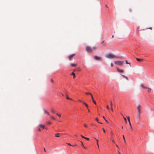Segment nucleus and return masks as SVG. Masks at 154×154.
Listing matches in <instances>:
<instances>
[{
    "label": "nucleus",
    "instance_id": "obj_1",
    "mask_svg": "<svg viewBox=\"0 0 154 154\" xmlns=\"http://www.w3.org/2000/svg\"><path fill=\"white\" fill-rule=\"evenodd\" d=\"M86 50L88 52H91L93 50H96V48L95 47H93L92 48H91L88 46H86L85 47Z\"/></svg>",
    "mask_w": 154,
    "mask_h": 154
},
{
    "label": "nucleus",
    "instance_id": "obj_2",
    "mask_svg": "<svg viewBox=\"0 0 154 154\" xmlns=\"http://www.w3.org/2000/svg\"><path fill=\"white\" fill-rule=\"evenodd\" d=\"M106 58L109 59H112L117 58L116 56L111 53L107 54L106 55Z\"/></svg>",
    "mask_w": 154,
    "mask_h": 154
},
{
    "label": "nucleus",
    "instance_id": "obj_3",
    "mask_svg": "<svg viewBox=\"0 0 154 154\" xmlns=\"http://www.w3.org/2000/svg\"><path fill=\"white\" fill-rule=\"evenodd\" d=\"M140 86L142 88L144 89H147V92L149 93H150L151 91H152V89L149 88H148L147 87L145 86L143 84H141L140 85Z\"/></svg>",
    "mask_w": 154,
    "mask_h": 154
},
{
    "label": "nucleus",
    "instance_id": "obj_4",
    "mask_svg": "<svg viewBox=\"0 0 154 154\" xmlns=\"http://www.w3.org/2000/svg\"><path fill=\"white\" fill-rule=\"evenodd\" d=\"M137 110L138 113H141L142 106L141 105L139 104L137 106Z\"/></svg>",
    "mask_w": 154,
    "mask_h": 154
},
{
    "label": "nucleus",
    "instance_id": "obj_5",
    "mask_svg": "<svg viewBox=\"0 0 154 154\" xmlns=\"http://www.w3.org/2000/svg\"><path fill=\"white\" fill-rule=\"evenodd\" d=\"M114 63L115 64L118 65L119 66H122L123 64V62L122 61H114Z\"/></svg>",
    "mask_w": 154,
    "mask_h": 154
},
{
    "label": "nucleus",
    "instance_id": "obj_6",
    "mask_svg": "<svg viewBox=\"0 0 154 154\" xmlns=\"http://www.w3.org/2000/svg\"><path fill=\"white\" fill-rule=\"evenodd\" d=\"M127 118L128 120L129 123V125L130 126V127L131 129V130H132V127L131 124L130 122V117L129 116H127Z\"/></svg>",
    "mask_w": 154,
    "mask_h": 154
},
{
    "label": "nucleus",
    "instance_id": "obj_7",
    "mask_svg": "<svg viewBox=\"0 0 154 154\" xmlns=\"http://www.w3.org/2000/svg\"><path fill=\"white\" fill-rule=\"evenodd\" d=\"M94 58L96 60H99V61L101 59V58L100 57H98L97 56H94Z\"/></svg>",
    "mask_w": 154,
    "mask_h": 154
},
{
    "label": "nucleus",
    "instance_id": "obj_8",
    "mask_svg": "<svg viewBox=\"0 0 154 154\" xmlns=\"http://www.w3.org/2000/svg\"><path fill=\"white\" fill-rule=\"evenodd\" d=\"M75 55V54H73L71 55H69L68 57V59L69 60H71L72 58Z\"/></svg>",
    "mask_w": 154,
    "mask_h": 154
},
{
    "label": "nucleus",
    "instance_id": "obj_9",
    "mask_svg": "<svg viewBox=\"0 0 154 154\" xmlns=\"http://www.w3.org/2000/svg\"><path fill=\"white\" fill-rule=\"evenodd\" d=\"M116 69L117 71L119 73H122L124 72V71L122 69H120L117 67H116Z\"/></svg>",
    "mask_w": 154,
    "mask_h": 154
},
{
    "label": "nucleus",
    "instance_id": "obj_10",
    "mask_svg": "<svg viewBox=\"0 0 154 154\" xmlns=\"http://www.w3.org/2000/svg\"><path fill=\"white\" fill-rule=\"evenodd\" d=\"M110 106H111V109L112 112H113V110L112 107V102L111 101H110Z\"/></svg>",
    "mask_w": 154,
    "mask_h": 154
},
{
    "label": "nucleus",
    "instance_id": "obj_11",
    "mask_svg": "<svg viewBox=\"0 0 154 154\" xmlns=\"http://www.w3.org/2000/svg\"><path fill=\"white\" fill-rule=\"evenodd\" d=\"M39 127L44 129L45 128V126L43 125L40 124L39 125Z\"/></svg>",
    "mask_w": 154,
    "mask_h": 154
},
{
    "label": "nucleus",
    "instance_id": "obj_12",
    "mask_svg": "<svg viewBox=\"0 0 154 154\" xmlns=\"http://www.w3.org/2000/svg\"><path fill=\"white\" fill-rule=\"evenodd\" d=\"M136 59L138 61L141 62L143 61V59H140L137 58H136Z\"/></svg>",
    "mask_w": 154,
    "mask_h": 154
},
{
    "label": "nucleus",
    "instance_id": "obj_13",
    "mask_svg": "<svg viewBox=\"0 0 154 154\" xmlns=\"http://www.w3.org/2000/svg\"><path fill=\"white\" fill-rule=\"evenodd\" d=\"M141 113H137V119H139L140 118V115Z\"/></svg>",
    "mask_w": 154,
    "mask_h": 154
},
{
    "label": "nucleus",
    "instance_id": "obj_14",
    "mask_svg": "<svg viewBox=\"0 0 154 154\" xmlns=\"http://www.w3.org/2000/svg\"><path fill=\"white\" fill-rule=\"evenodd\" d=\"M91 98H92V100H93V103H94V104H96V102L94 100V98L93 97L92 95H91Z\"/></svg>",
    "mask_w": 154,
    "mask_h": 154
},
{
    "label": "nucleus",
    "instance_id": "obj_15",
    "mask_svg": "<svg viewBox=\"0 0 154 154\" xmlns=\"http://www.w3.org/2000/svg\"><path fill=\"white\" fill-rule=\"evenodd\" d=\"M59 134H60L59 133H57L55 134V137H60Z\"/></svg>",
    "mask_w": 154,
    "mask_h": 154
},
{
    "label": "nucleus",
    "instance_id": "obj_16",
    "mask_svg": "<svg viewBox=\"0 0 154 154\" xmlns=\"http://www.w3.org/2000/svg\"><path fill=\"white\" fill-rule=\"evenodd\" d=\"M70 65L71 66H73V67H76L77 65V64H72V63H71Z\"/></svg>",
    "mask_w": 154,
    "mask_h": 154
},
{
    "label": "nucleus",
    "instance_id": "obj_17",
    "mask_svg": "<svg viewBox=\"0 0 154 154\" xmlns=\"http://www.w3.org/2000/svg\"><path fill=\"white\" fill-rule=\"evenodd\" d=\"M44 112L45 113H46L47 114H48V115H49V113L48 112H47L46 110L45 109L44 110Z\"/></svg>",
    "mask_w": 154,
    "mask_h": 154
},
{
    "label": "nucleus",
    "instance_id": "obj_18",
    "mask_svg": "<svg viewBox=\"0 0 154 154\" xmlns=\"http://www.w3.org/2000/svg\"><path fill=\"white\" fill-rule=\"evenodd\" d=\"M71 75H72L73 76V78L74 79L75 78V74L73 72H72L71 74Z\"/></svg>",
    "mask_w": 154,
    "mask_h": 154
},
{
    "label": "nucleus",
    "instance_id": "obj_19",
    "mask_svg": "<svg viewBox=\"0 0 154 154\" xmlns=\"http://www.w3.org/2000/svg\"><path fill=\"white\" fill-rule=\"evenodd\" d=\"M82 103H83L86 106V107L87 108V109H88V104H87L86 103H85V102H82Z\"/></svg>",
    "mask_w": 154,
    "mask_h": 154
},
{
    "label": "nucleus",
    "instance_id": "obj_20",
    "mask_svg": "<svg viewBox=\"0 0 154 154\" xmlns=\"http://www.w3.org/2000/svg\"><path fill=\"white\" fill-rule=\"evenodd\" d=\"M122 137L123 138V139L124 143H125V144H126V141H125V137H124V135H123L122 136Z\"/></svg>",
    "mask_w": 154,
    "mask_h": 154
},
{
    "label": "nucleus",
    "instance_id": "obj_21",
    "mask_svg": "<svg viewBox=\"0 0 154 154\" xmlns=\"http://www.w3.org/2000/svg\"><path fill=\"white\" fill-rule=\"evenodd\" d=\"M66 99H69V100H72V99H70V98H69L68 97V95H67V94H66Z\"/></svg>",
    "mask_w": 154,
    "mask_h": 154
},
{
    "label": "nucleus",
    "instance_id": "obj_22",
    "mask_svg": "<svg viewBox=\"0 0 154 154\" xmlns=\"http://www.w3.org/2000/svg\"><path fill=\"white\" fill-rule=\"evenodd\" d=\"M125 63L127 64H129L130 65V66H131V63H128L127 60H125Z\"/></svg>",
    "mask_w": 154,
    "mask_h": 154
},
{
    "label": "nucleus",
    "instance_id": "obj_23",
    "mask_svg": "<svg viewBox=\"0 0 154 154\" xmlns=\"http://www.w3.org/2000/svg\"><path fill=\"white\" fill-rule=\"evenodd\" d=\"M51 112L53 113H55V111L52 109H51Z\"/></svg>",
    "mask_w": 154,
    "mask_h": 154
},
{
    "label": "nucleus",
    "instance_id": "obj_24",
    "mask_svg": "<svg viewBox=\"0 0 154 154\" xmlns=\"http://www.w3.org/2000/svg\"><path fill=\"white\" fill-rule=\"evenodd\" d=\"M96 140V141H97V146L98 147V148H99V144H98V140L97 139H96V138H95Z\"/></svg>",
    "mask_w": 154,
    "mask_h": 154
},
{
    "label": "nucleus",
    "instance_id": "obj_25",
    "mask_svg": "<svg viewBox=\"0 0 154 154\" xmlns=\"http://www.w3.org/2000/svg\"><path fill=\"white\" fill-rule=\"evenodd\" d=\"M81 143L82 146H83V148H84L85 149V147L84 145V144H83V142H82V141H81Z\"/></svg>",
    "mask_w": 154,
    "mask_h": 154
},
{
    "label": "nucleus",
    "instance_id": "obj_26",
    "mask_svg": "<svg viewBox=\"0 0 154 154\" xmlns=\"http://www.w3.org/2000/svg\"><path fill=\"white\" fill-rule=\"evenodd\" d=\"M85 94H86L87 95H88V94L90 95H91H91H92V94L90 93H86Z\"/></svg>",
    "mask_w": 154,
    "mask_h": 154
},
{
    "label": "nucleus",
    "instance_id": "obj_27",
    "mask_svg": "<svg viewBox=\"0 0 154 154\" xmlns=\"http://www.w3.org/2000/svg\"><path fill=\"white\" fill-rule=\"evenodd\" d=\"M123 118H124V120L125 121V122L126 123L127 122V120H126V118L125 117H124V116H123Z\"/></svg>",
    "mask_w": 154,
    "mask_h": 154
},
{
    "label": "nucleus",
    "instance_id": "obj_28",
    "mask_svg": "<svg viewBox=\"0 0 154 154\" xmlns=\"http://www.w3.org/2000/svg\"><path fill=\"white\" fill-rule=\"evenodd\" d=\"M51 118L55 120V119L54 117L53 116H51Z\"/></svg>",
    "mask_w": 154,
    "mask_h": 154
},
{
    "label": "nucleus",
    "instance_id": "obj_29",
    "mask_svg": "<svg viewBox=\"0 0 154 154\" xmlns=\"http://www.w3.org/2000/svg\"><path fill=\"white\" fill-rule=\"evenodd\" d=\"M106 109L109 110V107L107 105L106 106Z\"/></svg>",
    "mask_w": 154,
    "mask_h": 154
},
{
    "label": "nucleus",
    "instance_id": "obj_30",
    "mask_svg": "<svg viewBox=\"0 0 154 154\" xmlns=\"http://www.w3.org/2000/svg\"><path fill=\"white\" fill-rule=\"evenodd\" d=\"M57 115L59 117H61V115L60 114H59L58 113H57Z\"/></svg>",
    "mask_w": 154,
    "mask_h": 154
},
{
    "label": "nucleus",
    "instance_id": "obj_31",
    "mask_svg": "<svg viewBox=\"0 0 154 154\" xmlns=\"http://www.w3.org/2000/svg\"><path fill=\"white\" fill-rule=\"evenodd\" d=\"M122 76H123L126 79H127V80H128V79L127 77L125 76V75H122Z\"/></svg>",
    "mask_w": 154,
    "mask_h": 154
},
{
    "label": "nucleus",
    "instance_id": "obj_32",
    "mask_svg": "<svg viewBox=\"0 0 154 154\" xmlns=\"http://www.w3.org/2000/svg\"><path fill=\"white\" fill-rule=\"evenodd\" d=\"M85 139L88 140H89V139L88 138H87V137H85Z\"/></svg>",
    "mask_w": 154,
    "mask_h": 154
},
{
    "label": "nucleus",
    "instance_id": "obj_33",
    "mask_svg": "<svg viewBox=\"0 0 154 154\" xmlns=\"http://www.w3.org/2000/svg\"><path fill=\"white\" fill-rule=\"evenodd\" d=\"M81 137L83 138H84L85 139V137L83 136L82 135H81Z\"/></svg>",
    "mask_w": 154,
    "mask_h": 154
},
{
    "label": "nucleus",
    "instance_id": "obj_34",
    "mask_svg": "<svg viewBox=\"0 0 154 154\" xmlns=\"http://www.w3.org/2000/svg\"><path fill=\"white\" fill-rule=\"evenodd\" d=\"M47 123L48 124H51V122H48Z\"/></svg>",
    "mask_w": 154,
    "mask_h": 154
},
{
    "label": "nucleus",
    "instance_id": "obj_35",
    "mask_svg": "<svg viewBox=\"0 0 154 154\" xmlns=\"http://www.w3.org/2000/svg\"><path fill=\"white\" fill-rule=\"evenodd\" d=\"M102 129L103 130V132L104 133H105V129L103 128H102Z\"/></svg>",
    "mask_w": 154,
    "mask_h": 154
},
{
    "label": "nucleus",
    "instance_id": "obj_36",
    "mask_svg": "<svg viewBox=\"0 0 154 154\" xmlns=\"http://www.w3.org/2000/svg\"><path fill=\"white\" fill-rule=\"evenodd\" d=\"M110 65L111 66H113V64L112 63H111Z\"/></svg>",
    "mask_w": 154,
    "mask_h": 154
},
{
    "label": "nucleus",
    "instance_id": "obj_37",
    "mask_svg": "<svg viewBox=\"0 0 154 154\" xmlns=\"http://www.w3.org/2000/svg\"><path fill=\"white\" fill-rule=\"evenodd\" d=\"M67 144L69 145V146H72V145L70 143H67Z\"/></svg>",
    "mask_w": 154,
    "mask_h": 154
},
{
    "label": "nucleus",
    "instance_id": "obj_38",
    "mask_svg": "<svg viewBox=\"0 0 154 154\" xmlns=\"http://www.w3.org/2000/svg\"><path fill=\"white\" fill-rule=\"evenodd\" d=\"M84 126L86 128L87 127V126L85 124H84Z\"/></svg>",
    "mask_w": 154,
    "mask_h": 154
},
{
    "label": "nucleus",
    "instance_id": "obj_39",
    "mask_svg": "<svg viewBox=\"0 0 154 154\" xmlns=\"http://www.w3.org/2000/svg\"><path fill=\"white\" fill-rule=\"evenodd\" d=\"M79 102H81L82 103V102H83V101H82V100H79Z\"/></svg>",
    "mask_w": 154,
    "mask_h": 154
},
{
    "label": "nucleus",
    "instance_id": "obj_40",
    "mask_svg": "<svg viewBox=\"0 0 154 154\" xmlns=\"http://www.w3.org/2000/svg\"><path fill=\"white\" fill-rule=\"evenodd\" d=\"M51 81L52 82H54V81L52 79H51Z\"/></svg>",
    "mask_w": 154,
    "mask_h": 154
},
{
    "label": "nucleus",
    "instance_id": "obj_41",
    "mask_svg": "<svg viewBox=\"0 0 154 154\" xmlns=\"http://www.w3.org/2000/svg\"><path fill=\"white\" fill-rule=\"evenodd\" d=\"M40 128H39L38 130L40 131H41V129H40Z\"/></svg>",
    "mask_w": 154,
    "mask_h": 154
},
{
    "label": "nucleus",
    "instance_id": "obj_42",
    "mask_svg": "<svg viewBox=\"0 0 154 154\" xmlns=\"http://www.w3.org/2000/svg\"><path fill=\"white\" fill-rule=\"evenodd\" d=\"M95 119L97 122H98V119L97 118H96Z\"/></svg>",
    "mask_w": 154,
    "mask_h": 154
},
{
    "label": "nucleus",
    "instance_id": "obj_43",
    "mask_svg": "<svg viewBox=\"0 0 154 154\" xmlns=\"http://www.w3.org/2000/svg\"><path fill=\"white\" fill-rule=\"evenodd\" d=\"M103 119L105 120L106 119H105V117H104V116H103Z\"/></svg>",
    "mask_w": 154,
    "mask_h": 154
},
{
    "label": "nucleus",
    "instance_id": "obj_44",
    "mask_svg": "<svg viewBox=\"0 0 154 154\" xmlns=\"http://www.w3.org/2000/svg\"><path fill=\"white\" fill-rule=\"evenodd\" d=\"M148 29H152V27H149Z\"/></svg>",
    "mask_w": 154,
    "mask_h": 154
},
{
    "label": "nucleus",
    "instance_id": "obj_45",
    "mask_svg": "<svg viewBox=\"0 0 154 154\" xmlns=\"http://www.w3.org/2000/svg\"><path fill=\"white\" fill-rule=\"evenodd\" d=\"M112 142H113V143H115V141H114V140H112Z\"/></svg>",
    "mask_w": 154,
    "mask_h": 154
},
{
    "label": "nucleus",
    "instance_id": "obj_46",
    "mask_svg": "<svg viewBox=\"0 0 154 154\" xmlns=\"http://www.w3.org/2000/svg\"><path fill=\"white\" fill-rule=\"evenodd\" d=\"M44 150L45 152H46V150L45 148H44Z\"/></svg>",
    "mask_w": 154,
    "mask_h": 154
},
{
    "label": "nucleus",
    "instance_id": "obj_47",
    "mask_svg": "<svg viewBox=\"0 0 154 154\" xmlns=\"http://www.w3.org/2000/svg\"><path fill=\"white\" fill-rule=\"evenodd\" d=\"M105 121L107 123H108V122L106 119L105 120Z\"/></svg>",
    "mask_w": 154,
    "mask_h": 154
},
{
    "label": "nucleus",
    "instance_id": "obj_48",
    "mask_svg": "<svg viewBox=\"0 0 154 154\" xmlns=\"http://www.w3.org/2000/svg\"><path fill=\"white\" fill-rule=\"evenodd\" d=\"M88 112H90V110H89V109L88 108Z\"/></svg>",
    "mask_w": 154,
    "mask_h": 154
},
{
    "label": "nucleus",
    "instance_id": "obj_49",
    "mask_svg": "<svg viewBox=\"0 0 154 154\" xmlns=\"http://www.w3.org/2000/svg\"><path fill=\"white\" fill-rule=\"evenodd\" d=\"M121 115L123 117L124 116L122 113H121Z\"/></svg>",
    "mask_w": 154,
    "mask_h": 154
},
{
    "label": "nucleus",
    "instance_id": "obj_50",
    "mask_svg": "<svg viewBox=\"0 0 154 154\" xmlns=\"http://www.w3.org/2000/svg\"><path fill=\"white\" fill-rule=\"evenodd\" d=\"M104 42V41H103L102 42V43L103 44Z\"/></svg>",
    "mask_w": 154,
    "mask_h": 154
},
{
    "label": "nucleus",
    "instance_id": "obj_51",
    "mask_svg": "<svg viewBox=\"0 0 154 154\" xmlns=\"http://www.w3.org/2000/svg\"><path fill=\"white\" fill-rule=\"evenodd\" d=\"M116 146L117 147H119L117 145H116Z\"/></svg>",
    "mask_w": 154,
    "mask_h": 154
},
{
    "label": "nucleus",
    "instance_id": "obj_52",
    "mask_svg": "<svg viewBox=\"0 0 154 154\" xmlns=\"http://www.w3.org/2000/svg\"><path fill=\"white\" fill-rule=\"evenodd\" d=\"M45 129L47 130L48 129L47 128H45Z\"/></svg>",
    "mask_w": 154,
    "mask_h": 154
},
{
    "label": "nucleus",
    "instance_id": "obj_53",
    "mask_svg": "<svg viewBox=\"0 0 154 154\" xmlns=\"http://www.w3.org/2000/svg\"><path fill=\"white\" fill-rule=\"evenodd\" d=\"M113 37H114V36L113 35H112V38H113Z\"/></svg>",
    "mask_w": 154,
    "mask_h": 154
},
{
    "label": "nucleus",
    "instance_id": "obj_54",
    "mask_svg": "<svg viewBox=\"0 0 154 154\" xmlns=\"http://www.w3.org/2000/svg\"><path fill=\"white\" fill-rule=\"evenodd\" d=\"M118 152L119 154H121L119 152Z\"/></svg>",
    "mask_w": 154,
    "mask_h": 154
},
{
    "label": "nucleus",
    "instance_id": "obj_55",
    "mask_svg": "<svg viewBox=\"0 0 154 154\" xmlns=\"http://www.w3.org/2000/svg\"><path fill=\"white\" fill-rule=\"evenodd\" d=\"M106 6L107 7V8H108V7L107 6V5H106Z\"/></svg>",
    "mask_w": 154,
    "mask_h": 154
},
{
    "label": "nucleus",
    "instance_id": "obj_56",
    "mask_svg": "<svg viewBox=\"0 0 154 154\" xmlns=\"http://www.w3.org/2000/svg\"><path fill=\"white\" fill-rule=\"evenodd\" d=\"M98 123H100V124H102V123H101L100 122H98Z\"/></svg>",
    "mask_w": 154,
    "mask_h": 154
},
{
    "label": "nucleus",
    "instance_id": "obj_57",
    "mask_svg": "<svg viewBox=\"0 0 154 154\" xmlns=\"http://www.w3.org/2000/svg\"><path fill=\"white\" fill-rule=\"evenodd\" d=\"M103 46H105V45H104V44H103Z\"/></svg>",
    "mask_w": 154,
    "mask_h": 154
},
{
    "label": "nucleus",
    "instance_id": "obj_58",
    "mask_svg": "<svg viewBox=\"0 0 154 154\" xmlns=\"http://www.w3.org/2000/svg\"><path fill=\"white\" fill-rule=\"evenodd\" d=\"M122 128H123V126H122Z\"/></svg>",
    "mask_w": 154,
    "mask_h": 154
},
{
    "label": "nucleus",
    "instance_id": "obj_59",
    "mask_svg": "<svg viewBox=\"0 0 154 154\" xmlns=\"http://www.w3.org/2000/svg\"><path fill=\"white\" fill-rule=\"evenodd\" d=\"M75 137H77V136L76 135H75Z\"/></svg>",
    "mask_w": 154,
    "mask_h": 154
}]
</instances>
